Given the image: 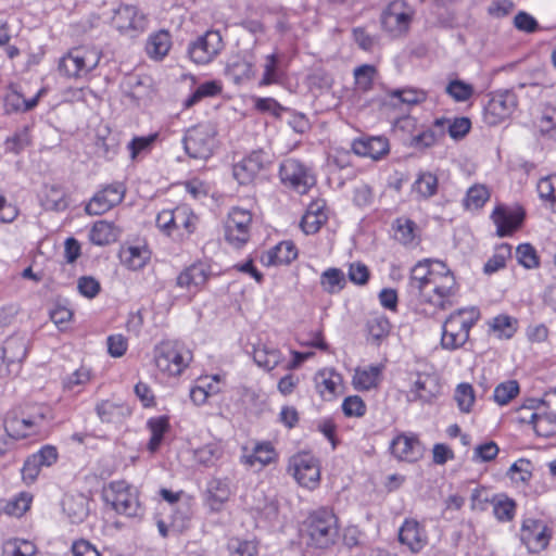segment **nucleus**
<instances>
[{
  "instance_id": "nucleus-1",
  "label": "nucleus",
  "mask_w": 556,
  "mask_h": 556,
  "mask_svg": "<svg viewBox=\"0 0 556 556\" xmlns=\"http://www.w3.org/2000/svg\"><path fill=\"white\" fill-rule=\"evenodd\" d=\"M301 538L307 546L328 548L338 538L336 515L328 508L312 511L301 527Z\"/></svg>"
},
{
  "instance_id": "nucleus-2",
  "label": "nucleus",
  "mask_w": 556,
  "mask_h": 556,
  "mask_svg": "<svg viewBox=\"0 0 556 556\" xmlns=\"http://www.w3.org/2000/svg\"><path fill=\"white\" fill-rule=\"evenodd\" d=\"M479 317L480 312L476 307L460 308L450 314L442 326L441 346L447 351L464 346Z\"/></svg>"
},
{
  "instance_id": "nucleus-3",
  "label": "nucleus",
  "mask_w": 556,
  "mask_h": 556,
  "mask_svg": "<svg viewBox=\"0 0 556 556\" xmlns=\"http://www.w3.org/2000/svg\"><path fill=\"white\" fill-rule=\"evenodd\" d=\"M191 361V351L179 341H163L155 346V365L169 376H179Z\"/></svg>"
},
{
  "instance_id": "nucleus-4",
  "label": "nucleus",
  "mask_w": 556,
  "mask_h": 556,
  "mask_svg": "<svg viewBox=\"0 0 556 556\" xmlns=\"http://www.w3.org/2000/svg\"><path fill=\"white\" fill-rule=\"evenodd\" d=\"M456 292V280L453 273L445 267L441 273L435 274L430 282L416 294L419 303L429 304L434 308H445L451 304V299Z\"/></svg>"
},
{
  "instance_id": "nucleus-5",
  "label": "nucleus",
  "mask_w": 556,
  "mask_h": 556,
  "mask_svg": "<svg viewBox=\"0 0 556 556\" xmlns=\"http://www.w3.org/2000/svg\"><path fill=\"white\" fill-rule=\"evenodd\" d=\"M101 55L96 48H74L60 59L58 70L64 77L81 78L99 65Z\"/></svg>"
},
{
  "instance_id": "nucleus-6",
  "label": "nucleus",
  "mask_w": 556,
  "mask_h": 556,
  "mask_svg": "<svg viewBox=\"0 0 556 556\" xmlns=\"http://www.w3.org/2000/svg\"><path fill=\"white\" fill-rule=\"evenodd\" d=\"M280 182L299 194L307 193L316 184L313 168L306 163L294 159H285L278 170Z\"/></svg>"
},
{
  "instance_id": "nucleus-7",
  "label": "nucleus",
  "mask_w": 556,
  "mask_h": 556,
  "mask_svg": "<svg viewBox=\"0 0 556 556\" xmlns=\"http://www.w3.org/2000/svg\"><path fill=\"white\" fill-rule=\"evenodd\" d=\"M216 134V128L211 123H201L189 128L182 138L185 152L191 159L206 161L213 155Z\"/></svg>"
},
{
  "instance_id": "nucleus-8",
  "label": "nucleus",
  "mask_w": 556,
  "mask_h": 556,
  "mask_svg": "<svg viewBox=\"0 0 556 556\" xmlns=\"http://www.w3.org/2000/svg\"><path fill=\"white\" fill-rule=\"evenodd\" d=\"M104 498L116 513L127 517L138 516L141 510L137 489L126 481L111 482L104 491Z\"/></svg>"
},
{
  "instance_id": "nucleus-9",
  "label": "nucleus",
  "mask_w": 556,
  "mask_h": 556,
  "mask_svg": "<svg viewBox=\"0 0 556 556\" xmlns=\"http://www.w3.org/2000/svg\"><path fill=\"white\" fill-rule=\"evenodd\" d=\"M252 214L250 211L232 207L224 224V238L235 249H241L251 236Z\"/></svg>"
},
{
  "instance_id": "nucleus-10",
  "label": "nucleus",
  "mask_w": 556,
  "mask_h": 556,
  "mask_svg": "<svg viewBox=\"0 0 556 556\" xmlns=\"http://www.w3.org/2000/svg\"><path fill=\"white\" fill-rule=\"evenodd\" d=\"M415 10L404 0H394L381 15L383 29L393 37L406 34L413 21Z\"/></svg>"
},
{
  "instance_id": "nucleus-11",
  "label": "nucleus",
  "mask_w": 556,
  "mask_h": 556,
  "mask_svg": "<svg viewBox=\"0 0 556 556\" xmlns=\"http://www.w3.org/2000/svg\"><path fill=\"white\" fill-rule=\"evenodd\" d=\"M518 106V98L511 90H498L491 97L483 110L484 122L490 126L498 125L509 118Z\"/></svg>"
},
{
  "instance_id": "nucleus-12",
  "label": "nucleus",
  "mask_w": 556,
  "mask_h": 556,
  "mask_svg": "<svg viewBox=\"0 0 556 556\" xmlns=\"http://www.w3.org/2000/svg\"><path fill=\"white\" fill-rule=\"evenodd\" d=\"M288 471L303 488L314 490L319 484L320 468L318 460L308 453L292 456L289 460Z\"/></svg>"
},
{
  "instance_id": "nucleus-13",
  "label": "nucleus",
  "mask_w": 556,
  "mask_h": 556,
  "mask_svg": "<svg viewBox=\"0 0 556 556\" xmlns=\"http://www.w3.org/2000/svg\"><path fill=\"white\" fill-rule=\"evenodd\" d=\"M271 164V155L263 150H253L233 164L232 175L240 185H249Z\"/></svg>"
},
{
  "instance_id": "nucleus-14",
  "label": "nucleus",
  "mask_w": 556,
  "mask_h": 556,
  "mask_svg": "<svg viewBox=\"0 0 556 556\" xmlns=\"http://www.w3.org/2000/svg\"><path fill=\"white\" fill-rule=\"evenodd\" d=\"M224 49V41L218 30H207L204 35L190 42L188 53L197 64H207Z\"/></svg>"
},
{
  "instance_id": "nucleus-15",
  "label": "nucleus",
  "mask_w": 556,
  "mask_h": 556,
  "mask_svg": "<svg viewBox=\"0 0 556 556\" xmlns=\"http://www.w3.org/2000/svg\"><path fill=\"white\" fill-rule=\"evenodd\" d=\"M552 539V530L538 519H525L520 529V540L530 553L544 551Z\"/></svg>"
},
{
  "instance_id": "nucleus-16",
  "label": "nucleus",
  "mask_w": 556,
  "mask_h": 556,
  "mask_svg": "<svg viewBox=\"0 0 556 556\" xmlns=\"http://www.w3.org/2000/svg\"><path fill=\"white\" fill-rule=\"evenodd\" d=\"M126 189L122 182H113L94 193L86 205L89 215H101L119 204L125 197Z\"/></svg>"
},
{
  "instance_id": "nucleus-17",
  "label": "nucleus",
  "mask_w": 556,
  "mask_h": 556,
  "mask_svg": "<svg viewBox=\"0 0 556 556\" xmlns=\"http://www.w3.org/2000/svg\"><path fill=\"white\" fill-rule=\"evenodd\" d=\"M114 27L121 33L135 36L147 28V18L135 5L122 4L112 17Z\"/></svg>"
},
{
  "instance_id": "nucleus-18",
  "label": "nucleus",
  "mask_w": 556,
  "mask_h": 556,
  "mask_svg": "<svg viewBox=\"0 0 556 556\" xmlns=\"http://www.w3.org/2000/svg\"><path fill=\"white\" fill-rule=\"evenodd\" d=\"M526 212L521 206L498 205L491 214L496 226V235L501 238L513 235L523 223Z\"/></svg>"
},
{
  "instance_id": "nucleus-19",
  "label": "nucleus",
  "mask_w": 556,
  "mask_h": 556,
  "mask_svg": "<svg viewBox=\"0 0 556 556\" xmlns=\"http://www.w3.org/2000/svg\"><path fill=\"white\" fill-rule=\"evenodd\" d=\"M210 267L204 263H194L185 268L176 278V286L195 295L210 277Z\"/></svg>"
},
{
  "instance_id": "nucleus-20",
  "label": "nucleus",
  "mask_w": 556,
  "mask_h": 556,
  "mask_svg": "<svg viewBox=\"0 0 556 556\" xmlns=\"http://www.w3.org/2000/svg\"><path fill=\"white\" fill-rule=\"evenodd\" d=\"M255 63L252 55L238 54L229 59L225 75L236 85H243L255 76Z\"/></svg>"
},
{
  "instance_id": "nucleus-21",
  "label": "nucleus",
  "mask_w": 556,
  "mask_h": 556,
  "mask_svg": "<svg viewBox=\"0 0 556 556\" xmlns=\"http://www.w3.org/2000/svg\"><path fill=\"white\" fill-rule=\"evenodd\" d=\"M399 540L410 552L419 553L428 544V534L419 521L405 519L399 530Z\"/></svg>"
},
{
  "instance_id": "nucleus-22",
  "label": "nucleus",
  "mask_w": 556,
  "mask_h": 556,
  "mask_svg": "<svg viewBox=\"0 0 556 556\" xmlns=\"http://www.w3.org/2000/svg\"><path fill=\"white\" fill-rule=\"evenodd\" d=\"M392 454L400 460L416 462L422 457L424 446L414 434H399L390 445Z\"/></svg>"
},
{
  "instance_id": "nucleus-23",
  "label": "nucleus",
  "mask_w": 556,
  "mask_h": 556,
  "mask_svg": "<svg viewBox=\"0 0 556 556\" xmlns=\"http://www.w3.org/2000/svg\"><path fill=\"white\" fill-rule=\"evenodd\" d=\"M447 267L443 262L438 260L419 261L410 270L409 288L415 294L421 290L430 279L434 278V273H441Z\"/></svg>"
},
{
  "instance_id": "nucleus-24",
  "label": "nucleus",
  "mask_w": 556,
  "mask_h": 556,
  "mask_svg": "<svg viewBox=\"0 0 556 556\" xmlns=\"http://www.w3.org/2000/svg\"><path fill=\"white\" fill-rule=\"evenodd\" d=\"M28 349V338L25 334H14L8 338L2 346V357L10 371L17 372L21 362L26 357Z\"/></svg>"
},
{
  "instance_id": "nucleus-25",
  "label": "nucleus",
  "mask_w": 556,
  "mask_h": 556,
  "mask_svg": "<svg viewBox=\"0 0 556 556\" xmlns=\"http://www.w3.org/2000/svg\"><path fill=\"white\" fill-rule=\"evenodd\" d=\"M352 150L358 156L379 160L389 152V141L384 137H361L352 142Z\"/></svg>"
},
{
  "instance_id": "nucleus-26",
  "label": "nucleus",
  "mask_w": 556,
  "mask_h": 556,
  "mask_svg": "<svg viewBox=\"0 0 556 556\" xmlns=\"http://www.w3.org/2000/svg\"><path fill=\"white\" fill-rule=\"evenodd\" d=\"M232 493L228 478H212L206 486V504L212 511H219Z\"/></svg>"
},
{
  "instance_id": "nucleus-27",
  "label": "nucleus",
  "mask_w": 556,
  "mask_h": 556,
  "mask_svg": "<svg viewBox=\"0 0 556 556\" xmlns=\"http://www.w3.org/2000/svg\"><path fill=\"white\" fill-rule=\"evenodd\" d=\"M298 257V250L293 242L281 241L261 255V263L265 266L288 265Z\"/></svg>"
},
{
  "instance_id": "nucleus-28",
  "label": "nucleus",
  "mask_w": 556,
  "mask_h": 556,
  "mask_svg": "<svg viewBox=\"0 0 556 556\" xmlns=\"http://www.w3.org/2000/svg\"><path fill=\"white\" fill-rule=\"evenodd\" d=\"M262 71V77L258 81L260 87L281 85L286 78L281 56L277 53H270L264 58Z\"/></svg>"
},
{
  "instance_id": "nucleus-29",
  "label": "nucleus",
  "mask_w": 556,
  "mask_h": 556,
  "mask_svg": "<svg viewBox=\"0 0 556 556\" xmlns=\"http://www.w3.org/2000/svg\"><path fill=\"white\" fill-rule=\"evenodd\" d=\"M122 230L113 222L101 219L96 222L89 231V240L99 247L114 243L121 237Z\"/></svg>"
},
{
  "instance_id": "nucleus-30",
  "label": "nucleus",
  "mask_w": 556,
  "mask_h": 556,
  "mask_svg": "<svg viewBox=\"0 0 556 556\" xmlns=\"http://www.w3.org/2000/svg\"><path fill=\"white\" fill-rule=\"evenodd\" d=\"M315 387L318 393L327 400L336 396L342 383V376L333 368H323L314 377Z\"/></svg>"
},
{
  "instance_id": "nucleus-31",
  "label": "nucleus",
  "mask_w": 556,
  "mask_h": 556,
  "mask_svg": "<svg viewBox=\"0 0 556 556\" xmlns=\"http://www.w3.org/2000/svg\"><path fill=\"white\" fill-rule=\"evenodd\" d=\"M96 412L101 421L108 424H121L130 416V409L127 405L109 400L98 403Z\"/></svg>"
},
{
  "instance_id": "nucleus-32",
  "label": "nucleus",
  "mask_w": 556,
  "mask_h": 556,
  "mask_svg": "<svg viewBox=\"0 0 556 556\" xmlns=\"http://www.w3.org/2000/svg\"><path fill=\"white\" fill-rule=\"evenodd\" d=\"M327 220L325 204L321 201L312 202L301 220V228L306 235L316 233Z\"/></svg>"
},
{
  "instance_id": "nucleus-33",
  "label": "nucleus",
  "mask_w": 556,
  "mask_h": 556,
  "mask_svg": "<svg viewBox=\"0 0 556 556\" xmlns=\"http://www.w3.org/2000/svg\"><path fill=\"white\" fill-rule=\"evenodd\" d=\"M151 257V252L146 245H128L119 251L123 265L131 270H139L146 266Z\"/></svg>"
},
{
  "instance_id": "nucleus-34",
  "label": "nucleus",
  "mask_w": 556,
  "mask_h": 556,
  "mask_svg": "<svg viewBox=\"0 0 556 556\" xmlns=\"http://www.w3.org/2000/svg\"><path fill=\"white\" fill-rule=\"evenodd\" d=\"M174 235L180 237L192 235L198 225V216L187 205H178L174 207Z\"/></svg>"
},
{
  "instance_id": "nucleus-35",
  "label": "nucleus",
  "mask_w": 556,
  "mask_h": 556,
  "mask_svg": "<svg viewBox=\"0 0 556 556\" xmlns=\"http://www.w3.org/2000/svg\"><path fill=\"white\" fill-rule=\"evenodd\" d=\"M382 369L381 365L356 368L353 376L354 388L359 391H368L376 388L380 382Z\"/></svg>"
},
{
  "instance_id": "nucleus-36",
  "label": "nucleus",
  "mask_w": 556,
  "mask_h": 556,
  "mask_svg": "<svg viewBox=\"0 0 556 556\" xmlns=\"http://www.w3.org/2000/svg\"><path fill=\"white\" fill-rule=\"evenodd\" d=\"M277 457L274 446L269 442L256 443L251 453L242 455V462L248 466L258 465L263 468L271 464Z\"/></svg>"
},
{
  "instance_id": "nucleus-37",
  "label": "nucleus",
  "mask_w": 556,
  "mask_h": 556,
  "mask_svg": "<svg viewBox=\"0 0 556 556\" xmlns=\"http://www.w3.org/2000/svg\"><path fill=\"white\" fill-rule=\"evenodd\" d=\"M529 424L533 426L535 433L548 438L556 434V415L547 409H535L530 413Z\"/></svg>"
},
{
  "instance_id": "nucleus-38",
  "label": "nucleus",
  "mask_w": 556,
  "mask_h": 556,
  "mask_svg": "<svg viewBox=\"0 0 556 556\" xmlns=\"http://www.w3.org/2000/svg\"><path fill=\"white\" fill-rule=\"evenodd\" d=\"M40 202L45 210L56 212L66 210L68 205L65 191L58 185H45Z\"/></svg>"
},
{
  "instance_id": "nucleus-39",
  "label": "nucleus",
  "mask_w": 556,
  "mask_h": 556,
  "mask_svg": "<svg viewBox=\"0 0 556 556\" xmlns=\"http://www.w3.org/2000/svg\"><path fill=\"white\" fill-rule=\"evenodd\" d=\"M147 428L151 433L148 450L153 454L160 448L165 433L169 431V418L167 416L149 418L147 421Z\"/></svg>"
},
{
  "instance_id": "nucleus-40",
  "label": "nucleus",
  "mask_w": 556,
  "mask_h": 556,
  "mask_svg": "<svg viewBox=\"0 0 556 556\" xmlns=\"http://www.w3.org/2000/svg\"><path fill=\"white\" fill-rule=\"evenodd\" d=\"M43 90H39L36 96L25 99L22 93L11 89L4 98V110L7 113L27 112L33 110L39 101Z\"/></svg>"
},
{
  "instance_id": "nucleus-41",
  "label": "nucleus",
  "mask_w": 556,
  "mask_h": 556,
  "mask_svg": "<svg viewBox=\"0 0 556 556\" xmlns=\"http://www.w3.org/2000/svg\"><path fill=\"white\" fill-rule=\"evenodd\" d=\"M172 47L170 35L167 30H160L155 34L150 35L146 50L150 58L155 60H162L167 55Z\"/></svg>"
},
{
  "instance_id": "nucleus-42",
  "label": "nucleus",
  "mask_w": 556,
  "mask_h": 556,
  "mask_svg": "<svg viewBox=\"0 0 556 556\" xmlns=\"http://www.w3.org/2000/svg\"><path fill=\"white\" fill-rule=\"evenodd\" d=\"M434 127L438 128L441 134L447 130L451 138L458 140L468 134L471 123L467 117H457L454 119L438 118L434 122Z\"/></svg>"
},
{
  "instance_id": "nucleus-43",
  "label": "nucleus",
  "mask_w": 556,
  "mask_h": 556,
  "mask_svg": "<svg viewBox=\"0 0 556 556\" xmlns=\"http://www.w3.org/2000/svg\"><path fill=\"white\" fill-rule=\"evenodd\" d=\"M319 283L325 292L337 294L344 289L346 279L342 269L329 267L320 274Z\"/></svg>"
},
{
  "instance_id": "nucleus-44",
  "label": "nucleus",
  "mask_w": 556,
  "mask_h": 556,
  "mask_svg": "<svg viewBox=\"0 0 556 556\" xmlns=\"http://www.w3.org/2000/svg\"><path fill=\"white\" fill-rule=\"evenodd\" d=\"M222 84L217 80H207L200 84L195 90L182 102V108L188 110L204 98H213L222 92Z\"/></svg>"
},
{
  "instance_id": "nucleus-45",
  "label": "nucleus",
  "mask_w": 556,
  "mask_h": 556,
  "mask_svg": "<svg viewBox=\"0 0 556 556\" xmlns=\"http://www.w3.org/2000/svg\"><path fill=\"white\" fill-rule=\"evenodd\" d=\"M434 379L428 375H418L409 391L412 400L429 402L435 395Z\"/></svg>"
},
{
  "instance_id": "nucleus-46",
  "label": "nucleus",
  "mask_w": 556,
  "mask_h": 556,
  "mask_svg": "<svg viewBox=\"0 0 556 556\" xmlns=\"http://www.w3.org/2000/svg\"><path fill=\"white\" fill-rule=\"evenodd\" d=\"M253 358L257 366L273 370L281 363L282 354L276 348L263 345L254 350Z\"/></svg>"
},
{
  "instance_id": "nucleus-47",
  "label": "nucleus",
  "mask_w": 556,
  "mask_h": 556,
  "mask_svg": "<svg viewBox=\"0 0 556 556\" xmlns=\"http://www.w3.org/2000/svg\"><path fill=\"white\" fill-rule=\"evenodd\" d=\"M489 325L500 339H510L517 331L518 320L509 315L501 314L492 318Z\"/></svg>"
},
{
  "instance_id": "nucleus-48",
  "label": "nucleus",
  "mask_w": 556,
  "mask_h": 556,
  "mask_svg": "<svg viewBox=\"0 0 556 556\" xmlns=\"http://www.w3.org/2000/svg\"><path fill=\"white\" fill-rule=\"evenodd\" d=\"M36 545L24 539H9L3 543L2 556H36Z\"/></svg>"
},
{
  "instance_id": "nucleus-49",
  "label": "nucleus",
  "mask_w": 556,
  "mask_h": 556,
  "mask_svg": "<svg viewBox=\"0 0 556 556\" xmlns=\"http://www.w3.org/2000/svg\"><path fill=\"white\" fill-rule=\"evenodd\" d=\"M222 455L223 448L218 442H208L193 452L194 460L204 466H213Z\"/></svg>"
},
{
  "instance_id": "nucleus-50",
  "label": "nucleus",
  "mask_w": 556,
  "mask_h": 556,
  "mask_svg": "<svg viewBox=\"0 0 556 556\" xmlns=\"http://www.w3.org/2000/svg\"><path fill=\"white\" fill-rule=\"evenodd\" d=\"M91 369L81 365L71 375L63 379V388L66 391L79 392L91 380Z\"/></svg>"
},
{
  "instance_id": "nucleus-51",
  "label": "nucleus",
  "mask_w": 556,
  "mask_h": 556,
  "mask_svg": "<svg viewBox=\"0 0 556 556\" xmlns=\"http://www.w3.org/2000/svg\"><path fill=\"white\" fill-rule=\"evenodd\" d=\"M536 191L540 199L549 203L552 210L556 213V174L540 178L536 184Z\"/></svg>"
},
{
  "instance_id": "nucleus-52",
  "label": "nucleus",
  "mask_w": 556,
  "mask_h": 556,
  "mask_svg": "<svg viewBox=\"0 0 556 556\" xmlns=\"http://www.w3.org/2000/svg\"><path fill=\"white\" fill-rule=\"evenodd\" d=\"M454 399L462 413H470L476 401L472 386L467 382L459 383L455 389Z\"/></svg>"
},
{
  "instance_id": "nucleus-53",
  "label": "nucleus",
  "mask_w": 556,
  "mask_h": 556,
  "mask_svg": "<svg viewBox=\"0 0 556 556\" xmlns=\"http://www.w3.org/2000/svg\"><path fill=\"white\" fill-rule=\"evenodd\" d=\"M426 99V93L417 89H396L390 94V103L392 105L406 104L413 105L422 102Z\"/></svg>"
},
{
  "instance_id": "nucleus-54",
  "label": "nucleus",
  "mask_w": 556,
  "mask_h": 556,
  "mask_svg": "<svg viewBox=\"0 0 556 556\" xmlns=\"http://www.w3.org/2000/svg\"><path fill=\"white\" fill-rule=\"evenodd\" d=\"M490 198V192L484 185H473L467 190L464 205L467 210H479Z\"/></svg>"
},
{
  "instance_id": "nucleus-55",
  "label": "nucleus",
  "mask_w": 556,
  "mask_h": 556,
  "mask_svg": "<svg viewBox=\"0 0 556 556\" xmlns=\"http://www.w3.org/2000/svg\"><path fill=\"white\" fill-rule=\"evenodd\" d=\"M493 514L502 522L510 521L516 511V504L511 498L504 495L495 496L492 501Z\"/></svg>"
},
{
  "instance_id": "nucleus-56",
  "label": "nucleus",
  "mask_w": 556,
  "mask_h": 556,
  "mask_svg": "<svg viewBox=\"0 0 556 556\" xmlns=\"http://www.w3.org/2000/svg\"><path fill=\"white\" fill-rule=\"evenodd\" d=\"M519 384L516 380H507L496 386L493 400L501 406L507 405L519 394Z\"/></svg>"
},
{
  "instance_id": "nucleus-57",
  "label": "nucleus",
  "mask_w": 556,
  "mask_h": 556,
  "mask_svg": "<svg viewBox=\"0 0 556 556\" xmlns=\"http://www.w3.org/2000/svg\"><path fill=\"white\" fill-rule=\"evenodd\" d=\"M367 331L369 339L378 344L382 339L388 337L390 323L384 316H372L367 321Z\"/></svg>"
},
{
  "instance_id": "nucleus-58",
  "label": "nucleus",
  "mask_w": 556,
  "mask_h": 556,
  "mask_svg": "<svg viewBox=\"0 0 556 556\" xmlns=\"http://www.w3.org/2000/svg\"><path fill=\"white\" fill-rule=\"evenodd\" d=\"M507 476L517 484H526L532 477L531 462L525 458H519L509 467Z\"/></svg>"
},
{
  "instance_id": "nucleus-59",
  "label": "nucleus",
  "mask_w": 556,
  "mask_h": 556,
  "mask_svg": "<svg viewBox=\"0 0 556 556\" xmlns=\"http://www.w3.org/2000/svg\"><path fill=\"white\" fill-rule=\"evenodd\" d=\"M413 189L420 197L427 199L435 194L438 178L431 173H421L413 185Z\"/></svg>"
},
{
  "instance_id": "nucleus-60",
  "label": "nucleus",
  "mask_w": 556,
  "mask_h": 556,
  "mask_svg": "<svg viewBox=\"0 0 556 556\" xmlns=\"http://www.w3.org/2000/svg\"><path fill=\"white\" fill-rule=\"evenodd\" d=\"M445 92L455 102H465L473 96L475 90L472 85L460 79H453L445 87Z\"/></svg>"
},
{
  "instance_id": "nucleus-61",
  "label": "nucleus",
  "mask_w": 556,
  "mask_h": 556,
  "mask_svg": "<svg viewBox=\"0 0 556 556\" xmlns=\"http://www.w3.org/2000/svg\"><path fill=\"white\" fill-rule=\"evenodd\" d=\"M63 508L74 523L81 522L88 515V509L83 496H79L77 502H75L72 496L66 497L63 502Z\"/></svg>"
},
{
  "instance_id": "nucleus-62",
  "label": "nucleus",
  "mask_w": 556,
  "mask_h": 556,
  "mask_svg": "<svg viewBox=\"0 0 556 556\" xmlns=\"http://www.w3.org/2000/svg\"><path fill=\"white\" fill-rule=\"evenodd\" d=\"M159 137L157 132L150 134L148 136L135 137L128 143L127 148L130 152V159L137 160L141 153H148L151 151L154 142Z\"/></svg>"
},
{
  "instance_id": "nucleus-63",
  "label": "nucleus",
  "mask_w": 556,
  "mask_h": 556,
  "mask_svg": "<svg viewBox=\"0 0 556 556\" xmlns=\"http://www.w3.org/2000/svg\"><path fill=\"white\" fill-rule=\"evenodd\" d=\"M377 71L374 65L364 64L354 70L356 88L361 91H368L372 87Z\"/></svg>"
},
{
  "instance_id": "nucleus-64",
  "label": "nucleus",
  "mask_w": 556,
  "mask_h": 556,
  "mask_svg": "<svg viewBox=\"0 0 556 556\" xmlns=\"http://www.w3.org/2000/svg\"><path fill=\"white\" fill-rule=\"evenodd\" d=\"M31 501L29 493L21 492L7 503L4 510L8 515L21 517L29 509Z\"/></svg>"
}]
</instances>
